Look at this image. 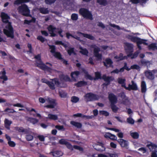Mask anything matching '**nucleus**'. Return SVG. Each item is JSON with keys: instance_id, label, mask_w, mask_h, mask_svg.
Instances as JSON below:
<instances>
[{"instance_id": "11", "label": "nucleus", "mask_w": 157, "mask_h": 157, "mask_svg": "<svg viewBox=\"0 0 157 157\" xmlns=\"http://www.w3.org/2000/svg\"><path fill=\"white\" fill-rule=\"evenodd\" d=\"M85 100L87 101H90L97 100L98 97L97 95L92 93H87L84 96Z\"/></svg>"}, {"instance_id": "16", "label": "nucleus", "mask_w": 157, "mask_h": 157, "mask_svg": "<svg viewBox=\"0 0 157 157\" xmlns=\"http://www.w3.org/2000/svg\"><path fill=\"white\" fill-rule=\"evenodd\" d=\"M122 98L121 103L125 105H128L130 104L128 98L125 95L124 93H122L119 95Z\"/></svg>"}, {"instance_id": "9", "label": "nucleus", "mask_w": 157, "mask_h": 157, "mask_svg": "<svg viewBox=\"0 0 157 157\" xmlns=\"http://www.w3.org/2000/svg\"><path fill=\"white\" fill-rule=\"evenodd\" d=\"M79 12L84 17L90 20L92 19V15L87 9L81 8L79 10Z\"/></svg>"}, {"instance_id": "63", "label": "nucleus", "mask_w": 157, "mask_h": 157, "mask_svg": "<svg viewBox=\"0 0 157 157\" xmlns=\"http://www.w3.org/2000/svg\"><path fill=\"white\" fill-rule=\"evenodd\" d=\"M109 25L115 28V29H116L118 30H120L121 29L118 25H116L114 24H110Z\"/></svg>"}, {"instance_id": "3", "label": "nucleus", "mask_w": 157, "mask_h": 157, "mask_svg": "<svg viewBox=\"0 0 157 157\" xmlns=\"http://www.w3.org/2000/svg\"><path fill=\"white\" fill-rule=\"evenodd\" d=\"M35 58L36 60V65L37 67L46 71H48L51 73L54 71L51 68L48 67L43 63L40 59V55H38L37 56H35Z\"/></svg>"}, {"instance_id": "28", "label": "nucleus", "mask_w": 157, "mask_h": 157, "mask_svg": "<svg viewBox=\"0 0 157 157\" xmlns=\"http://www.w3.org/2000/svg\"><path fill=\"white\" fill-rule=\"evenodd\" d=\"M4 122L5 127L7 129H10V126L12 123V121L7 118H5L4 121Z\"/></svg>"}, {"instance_id": "40", "label": "nucleus", "mask_w": 157, "mask_h": 157, "mask_svg": "<svg viewBox=\"0 0 157 157\" xmlns=\"http://www.w3.org/2000/svg\"><path fill=\"white\" fill-rule=\"evenodd\" d=\"M86 82L83 81H80L75 84V85L77 87H79L86 85Z\"/></svg>"}, {"instance_id": "34", "label": "nucleus", "mask_w": 157, "mask_h": 157, "mask_svg": "<svg viewBox=\"0 0 157 157\" xmlns=\"http://www.w3.org/2000/svg\"><path fill=\"white\" fill-rule=\"evenodd\" d=\"M52 155L54 157L61 156L63 155V153L61 151H56L52 153Z\"/></svg>"}, {"instance_id": "29", "label": "nucleus", "mask_w": 157, "mask_h": 157, "mask_svg": "<svg viewBox=\"0 0 157 157\" xmlns=\"http://www.w3.org/2000/svg\"><path fill=\"white\" fill-rule=\"evenodd\" d=\"M131 136L134 139H138L139 136V134L138 132L131 131L130 132Z\"/></svg>"}, {"instance_id": "6", "label": "nucleus", "mask_w": 157, "mask_h": 157, "mask_svg": "<svg viewBox=\"0 0 157 157\" xmlns=\"http://www.w3.org/2000/svg\"><path fill=\"white\" fill-rule=\"evenodd\" d=\"M48 29L51 36H55L56 35V33H58L60 36L63 37V36L61 34L62 32L61 29H57L52 25H50L48 28Z\"/></svg>"}, {"instance_id": "43", "label": "nucleus", "mask_w": 157, "mask_h": 157, "mask_svg": "<svg viewBox=\"0 0 157 157\" xmlns=\"http://www.w3.org/2000/svg\"><path fill=\"white\" fill-rule=\"evenodd\" d=\"M71 100L73 102L76 103L79 101V98L77 97L73 96L71 97Z\"/></svg>"}, {"instance_id": "30", "label": "nucleus", "mask_w": 157, "mask_h": 157, "mask_svg": "<svg viewBox=\"0 0 157 157\" xmlns=\"http://www.w3.org/2000/svg\"><path fill=\"white\" fill-rule=\"evenodd\" d=\"M112 63L111 60L110 59H106L104 63V65L107 67L111 66Z\"/></svg>"}, {"instance_id": "37", "label": "nucleus", "mask_w": 157, "mask_h": 157, "mask_svg": "<svg viewBox=\"0 0 157 157\" xmlns=\"http://www.w3.org/2000/svg\"><path fill=\"white\" fill-rule=\"evenodd\" d=\"M79 49H80L79 51L80 53L85 55H87L88 52L86 49L83 48L82 47H80Z\"/></svg>"}, {"instance_id": "56", "label": "nucleus", "mask_w": 157, "mask_h": 157, "mask_svg": "<svg viewBox=\"0 0 157 157\" xmlns=\"http://www.w3.org/2000/svg\"><path fill=\"white\" fill-rule=\"evenodd\" d=\"M35 21V20L34 18H33L32 19L30 20H25L24 21V23L25 24H29L31 22H34Z\"/></svg>"}, {"instance_id": "26", "label": "nucleus", "mask_w": 157, "mask_h": 157, "mask_svg": "<svg viewBox=\"0 0 157 157\" xmlns=\"http://www.w3.org/2000/svg\"><path fill=\"white\" fill-rule=\"evenodd\" d=\"M79 74V72L78 71H76L72 72L71 74V77L72 80L74 81H76V78L78 75Z\"/></svg>"}, {"instance_id": "62", "label": "nucleus", "mask_w": 157, "mask_h": 157, "mask_svg": "<svg viewBox=\"0 0 157 157\" xmlns=\"http://www.w3.org/2000/svg\"><path fill=\"white\" fill-rule=\"evenodd\" d=\"M111 133L109 132H105L104 134V137L106 138H109Z\"/></svg>"}, {"instance_id": "25", "label": "nucleus", "mask_w": 157, "mask_h": 157, "mask_svg": "<svg viewBox=\"0 0 157 157\" xmlns=\"http://www.w3.org/2000/svg\"><path fill=\"white\" fill-rule=\"evenodd\" d=\"M147 146L150 151H155L157 147V145L151 143H148Z\"/></svg>"}, {"instance_id": "5", "label": "nucleus", "mask_w": 157, "mask_h": 157, "mask_svg": "<svg viewBox=\"0 0 157 157\" xmlns=\"http://www.w3.org/2000/svg\"><path fill=\"white\" fill-rule=\"evenodd\" d=\"M48 29L51 36H55L56 35V33H58L60 36L63 37V36L61 34L62 32L61 29H57L52 25H50L48 28Z\"/></svg>"}, {"instance_id": "51", "label": "nucleus", "mask_w": 157, "mask_h": 157, "mask_svg": "<svg viewBox=\"0 0 157 157\" xmlns=\"http://www.w3.org/2000/svg\"><path fill=\"white\" fill-rule=\"evenodd\" d=\"M59 95L61 98H65L66 97L67 94L64 92L62 91L59 92Z\"/></svg>"}, {"instance_id": "22", "label": "nucleus", "mask_w": 157, "mask_h": 157, "mask_svg": "<svg viewBox=\"0 0 157 157\" xmlns=\"http://www.w3.org/2000/svg\"><path fill=\"white\" fill-rule=\"evenodd\" d=\"M45 119L47 120H56L58 119V115L49 113L48 114V116Z\"/></svg>"}, {"instance_id": "58", "label": "nucleus", "mask_w": 157, "mask_h": 157, "mask_svg": "<svg viewBox=\"0 0 157 157\" xmlns=\"http://www.w3.org/2000/svg\"><path fill=\"white\" fill-rule=\"evenodd\" d=\"M140 68L139 66L136 65H134L131 66V68L132 69H136L137 70H139Z\"/></svg>"}, {"instance_id": "54", "label": "nucleus", "mask_w": 157, "mask_h": 157, "mask_svg": "<svg viewBox=\"0 0 157 157\" xmlns=\"http://www.w3.org/2000/svg\"><path fill=\"white\" fill-rule=\"evenodd\" d=\"M68 142L66 140L62 139L60 140L59 141V144H65L66 145Z\"/></svg>"}, {"instance_id": "55", "label": "nucleus", "mask_w": 157, "mask_h": 157, "mask_svg": "<svg viewBox=\"0 0 157 157\" xmlns=\"http://www.w3.org/2000/svg\"><path fill=\"white\" fill-rule=\"evenodd\" d=\"M71 18L73 20H76L78 19V15L77 14L73 13L71 16Z\"/></svg>"}, {"instance_id": "8", "label": "nucleus", "mask_w": 157, "mask_h": 157, "mask_svg": "<svg viewBox=\"0 0 157 157\" xmlns=\"http://www.w3.org/2000/svg\"><path fill=\"white\" fill-rule=\"evenodd\" d=\"M19 12L23 15L29 16V15L30 11L27 6L25 4H23L18 8Z\"/></svg>"}, {"instance_id": "21", "label": "nucleus", "mask_w": 157, "mask_h": 157, "mask_svg": "<svg viewBox=\"0 0 157 157\" xmlns=\"http://www.w3.org/2000/svg\"><path fill=\"white\" fill-rule=\"evenodd\" d=\"M109 98L111 104L116 103L117 101V98L113 94H111L109 95Z\"/></svg>"}, {"instance_id": "61", "label": "nucleus", "mask_w": 157, "mask_h": 157, "mask_svg": "<svg viewBox=\"0 0 157 157\" xmlns=\"http://www.w3.org/2000/svg\"><path fill=\"white\" fill-rule=\"evenodd\" d=\"M56 0H45V2L47 4H50L54 3Z\"/></svg>"}, {"instance_id": "44", "label": "nucleus", "mask_w": 157, "mask_h": 157, "mask_svg": "<svg viewBox=\"0 0 157 157\" xmlns=\"http://www.w3.org/2000/svg\"><path fill=\"white\" fill-rule=\"evenodd\" d=\"M61 78L67 81H69L70 80L69 77L67 75H62L61 76Z\"/></svg>"}, {"instance_id": "39", "label": "nucleus", "mask_w": 157, "mask_h": 157, "mask_svg": "<svg viewBox=\"0 0 157 157\" xmlns=\"http://www.w3.org/2000/svg\"><path fill=\"white\" fill-rule=\"evenodd\" d=\"M30 1L29 0H17L14 2V4L19 5L22 3L27 2Z\"/></svg>"}, {"instance_id": "13", "label": "nucleus", "mask_w": 157, "mask_h": 157, "mask_svg": "<svg viewBox=\"0 0 157 157\" xmlns=\"http://www.w3.org/2000/svg\"><path fill=\"white\" fill-rule=\"evenodd\" d=\"M59 82L58 80L55 78L52 79L51 81L49 82L48 85L51 89L54 90L55 89V86H59Z\"/></svg>"}, {"instance_id": "2", "label": "nucleus", "mask_w": 157, "mask_h": 157, "mask_svg": "<svg viewBox=\"0 0 157 157\" xmlns=\"http://www.w3.org/2000/svg\"><path fill=\"white\" fill-rule=\"evenodd\" d=\"M66 35L67 38L68 39L71 37L79 40H80L79 36L84 37L91 40H94V37L90 35L83 33L79 32H77L76 34H74L73 35L69 33H67Z\"/></svg>"}, {"instance_id": "20", "label": "nucleus", "mask_w": 157, "mask_h": 157, "mask_svg": "<svg viewBox=\"0 0 157 157\" xmlns=\"http://www.w3.org/2000/svg\"><path fill=\"white\" fill-rule=\"evenodd\" d=\"M117 141L121 147L127 148L128 145V141L124 140L123 139H120L117 140Z\"/></svg>"}, {"instance_id": "23", "label": "nucleus", "mask_w": 157, "mask_h": 157, "mask_svg": "<svg viewBox=\"0 0 157 157\" xmlns=\"http://www.w3.org/2000/svg\"><path fill=\"white\" fill-rule=\"evenodd\" d=\"M126 80L124 78L121 77L117 79V81L119 84L121 85L122 87H124L125 89L126 88Z\"/></svg>"}, {"instance_id": "18", "label": "nucleus", "mask_w": 157, "mask_h": 157, "mask_svg": "<svg viewBox=\"0 0 157 157\" xmlns=\"http://www.w3.org/2000/svg\"><path fill=\"white\" fill-rule=\"evenodd\" d=\"M132 84H129L128 86H126L125 89L128 90H136L137 87L136 84L133 81H131Z\"/></svg>"}, {"instance_id": "17", "label": "nucleus", "mask_w": 157, "mask_h": 157, "mask_svg": "<svg viewBox=\"0 0 157 157\" xmlns=\"http://www.w3.org/2000/svg\"><path fill=\"white\" fill-rule=\"evenodd\" d=\"M49 49H51L50 52L54 56L56 57L58 59L60 58V54L58 52H56L55 51V46L53 45H49Z\"/></svg>"}, {"instance_id": "4", "label": "nucleus", "mask_w": 157, "mask_h": 157, "mask_svg": "<svg viewBox=\"0 0 157 157\" xmlns=\"http://www.w3.org/2000/svg\"><path fill=\"white\" fill-rule=\"evenodd\" d=\"M39 100L40 102L42 103H44L45 101L48 103L49 105L46 106L47 108H53L56 105L55 100L50 98H46L44 99L42 98H40Z\"/></svg>"}, {"instance_id": "53", "label": "nucleus", "mask_w": 157, "mask_h": 157, "mask_svg": "<svg viewBox=\"0 0 157 157\" xmlns=\"http://www.w3.org/2000/svg\"><path fill=\"white\" fill-rule=\"evenodd\" d=\"M127 122L129 124H133L134 123V120L131 117H129L127 119Z\"/></svg>"}, {"instance_id": "31", "label": "nucleus", "mask_w": 157, "mask_h": 157, "mask_svg": "<svg viewBox=\"0 0 157 157\" xmlns=\"http://www.w3.org/2000/svg\"><path fill=\"white\" fill-rule=\"evenodd\" d=\"M3 71L0 72V78L5 81L7 80V78L6 75V72L4 70H3Z\"/></svg>"}, {"instance_id": "57", "label": "nucleus", "mask_w": 157, "mask_h": 157, "mask_svg": "<svg viewBox=\"0 0 157 157\" xmlns=\"http://www.w3.org/2000/svg\"><path fill=\"white\" fill-rule=\"evenodd\" d=\"M109 139L113 140H117V137L115 135L111 134Z\"/></svg>"}, {"instance_id": "24", "label": "nucleus", "mask_w": 157, "mask_h": 157, "mask_svg": "<svg viewBox=\"0 0 157 157\" xmlns=\"http://www.w3.org/2000/svg\"><path fill=\"white\" fill-rule=\"evenodd\" d=\"M26 134H27L26 136V139L29 141L32 140L33 138V133L29 130Z\"/></svg>"}, {"instance_id": "48", "label": "nucleus", "mask_w": 157, "mask_h": 157, "mask_svg": "<svg viewBox=\"0 0 157 157\" xmlns=\"http://www.w3.org/2000/svg\"><path fill=\"white\" fill-rule=\"evenodd\" d=\"M111 108L114 112H116L118 110V108L116 105H114V104H111Z\"/></svg>"}, {"instance_id": "14", "label": "nucleus", "mask_w": 157, "mask_h": 157, "mask_svg": "<svg viewBox=\"0 0 157 157\" xmlns=\"http://www.w3.org/2000/svg\"><path fill=\"white\" fill-rule=\"evenodd\" d=\"M93 147L96 150L100 151H103L105 150V147L104 144L98 142L93 144Z\"/></svg>"}, {"instance_id": "45", "label": "nucleus", "mask_w": 157, "mask_h": 157, "mask_svg": "<svg viewBox=\"0 0 157 157\" xmlns=\"http://www.w3.org/2000/svg\"><path fill=\"white\" fill-rule=\"evenodd\" d=\"M67 52L68 54L69 55H71L72 54H75L74 51V49L73 48H70L69 49L67 50Z\"/></svg>"}, {"instance_id": "36", "label": "nucleus", "mask_w": 157, "mask_h": 157, "mask_svg": "<svg viewBox=\"0 0 157 157\" xmlns=\"http://www.w3.org/2000/svg\"><path fill=\"white\" fill-rule=\"evenodd\" d=\"M141 91L142 93H145L146 91V86L145 82L144 81H142L141 83Z\"/></svg>"}, {"instance_id": "15", "label": "nucleus", "mask_w": 157, "mask_h": 157, "mask_svg": "<svg viewBox=\"0 0 157 157\" xmlns=\"http://www.w3.org/2000/svg\"><path fill=\"white\" fill-rule=\"evenodd\" d=\"M157 72V70L147 71L145 72V75L148 79H153L154 78V75Z\"/></svg>"}, {"instance_id": "42", "label": "nucleus", "mask_w": 157, "mask_h": 157, "mask_svg": "<svg viewBox=\"0 0 157 157\" xmlns=\"http://www.w3.org/2000/svg\"><path fill=\"white\" fill-rule=\"evenodd\" d=\"M29 130V129H24L22 127H20L18 129V131L19 132H21L25 133H26L27 132H28Z\"/></svg>"}, {"instance_id": "1", "label": "nucleus", "mask_w": 157, "mask_h": 157, "mask_svg": "<svg viewBox=\"0 0 157 157\" xmlns=\"http://www.w3.org/2000/svg\"><path fill=\"white\" fill-rule=\"evenodd\" d=\"M1 16L3 22L7 24L5 28L3 30L4 33L8 37L13 38V29L10 23L8 21V19L10 18L9 16L7 14L3 12L1 13Z\"/></svg>"}, {"instance_id": "52", "label": "nucleus", "mask_w": 157, "mask_h": 157, "mask_svg": "<svg viewBox=\"0 0 157 157\" xmlns=\"http://www.w3.org/2000/svg\"><path fill=\"white\" fill-rule=\"evenodd\" d=\"M4 111L10 113H13L16 112V111L13 109H10L9 108H6L5 110Z\"/></svg>"}, {"instance_id": "32", "label": "nucleus", "mask_w": 157, "mask_h": 157, "mask_svg": "<svg viewBox=\"0 0 157 157\" xmlns=\"http://www.w3.org/2000/svg\"><path fill=\"white\" fill-rule=\"evenodd\" d=\"M102 78L105 82L104 84V85H108L111 79V78L108 77H106L105 75H104L102 76Z\"/></svg>"}, {"instance_id": "46", "label": "nucleus", "mask_w": 157, "mask_h": 157, "mask_svg": "<svg viewBox=\"0 0 157 157\" xmlns=\"http://www.w3.org/2000/svg\"><path fill=\"white\" fill-rule=\"evenodd\" d=\"M29 120L33 124H34L38 122V120L37 119L33 118H29Z\"/></svg>"}, {"instance_id": "12", "label": "nucleus", "mask_w": 157, "mask_h": 157, "mask_svg": "<svg viewBox=\"0 0 157 157\" xmlns=\"http://www.w3.org/2000/svg\"><path fill=\"white\" fill-rule=\"evenodd\" d=\"M91 47L94 48V55L96 57L98 60H101V55L98 52L100 51V49L95 45H91Z\"/></svg>"}, {"instance_id": "41", "label": "nucleus", "mask_w": 157, "mask_h": 157, "mask_svg": "<svg viewBox=\"0 0 157 157\" xmlns=\"http://www.w3.org/2000/svg\"><path fill=\"white\" fill-rule=\"evenodd\" d=\"M39 10L40 13L43 14H47L49 12V11L47 9L44 8H40L39 9Z\"/></svg>"}, {"instance_id": "59", "label": "nucleus", "mask_w": 157, "mask_h": 157, "mask_svg": "<svg viewBox=\"0 0 157 157\" xmlns=\"http://www.w3.org/2000/svg\"><path fill=\"white\" fill-rule=\"evenodd\" d=\"M95 78L94 79H98L101 78V74L99 72H96L95 73Z\"/></svg>"}, {"instance_id": "27", "label": "nucleus", "mask_w": 157, "mask_h": 157, "mask_svg": "<svg viewBox=\"0 0 157 157\" xmlns=\"http://www.w3.org/2000/svg\"><path fill=\"white\" fill-rule=\"evenodd\" d=\"M73 116L76 117H80L84 118H85L87 119H91L92 117V116H86L85 115H82L80 113H78L77 114H74L73 115Z\"/></svg>"}, {"instance_id": "38", "label": "nucleus", "mask_w": 157, "mask_h": 157, "mask_svg": "<svg viewBox=\"0 0 157 157\" xmlns=\"http://www.w3.org/2000/svg\"><path fill=\"white\" fill-rule=\"evenodd\" d=\"M148 48L149 49L153 50L157 49V44L155 43L151 44L149 45Z\"/></svg>"}, {"instance_id": "49", "label": "nucleus", "mask_w": 157, "mask_h": 157, "mask_svg": "<svg viewBox=\"0 0 157 157\" xmlns=\"http://www.w3.org/2000/svg\"><path fill=\"white\" fill-rule=\"evenodd\" d=\"M99 114L100 115H103L105 116H109V113L107 111H100Z\"/></svg>"}, {"instance_id": "33", "label": "nucleus", "mask_w": 157, "mask_h": 157, "mask_svg": "<svg viewBox=\"0 0 157 157\" xmlns=\"http://www.w3.org/2000/svg\"><path fill=\"white\" fill-rule=\"evenodd\" d=\"M71 124L75 126L78 128H80L82 126V124L79 122H76L75 121H72L70 122Z\"/></svg>"}, {"instance_id": "35", "label": "nucleus", "mask_w": 157, "mask_h": 157, "mask_svg": "<svg viewBox=\"0 0 157 157\" xmlns=\"http://www.w3.org/2000/svg\"><path fill=\"white\" fill-rule=\"evenodd\" d=\"M97 2L100 5L105 6L109 3L107 0H97Z\"/></svg>"}, {"instance_id": "50", "label": "nucleus", "mask_w": 157, "mask_h": 157, "mask_svg": "<svg viewBox=\"0 0 157 157\" xmlns=\"http://www.w3.org/2000/svg\"><path fill=\"white\" fill-rule=\"evenodd\" d=\"M108 155L109 157H118V154L115 152L109 153Z\"/></svg>"}, {"instance_id": "19", "label": "nucleus", "mask_w": 157, "mask_h": 157, "mask_svg": "<svg viewBox=\"0 0 157 157\" xmlns=\"http://www.w3.org/2000/svg\"><path fill=\"white\" fill-rule=\"evenodd\" d=\"M133 45L132 44L128 43L125 44V48L126 52L128 53H131L133 51Z\"/></svg>"}, {"instance_id": "60", "label": "nucleus", "mask_w": 157, "mask_h": 157, "mask_svg": "<svg viewBox=\"0 0 157 157\" xmlns=\"http://www.w3.org/2000/svg\"><path fill=\"white\" fill-rule=\"evenodd\" d=\"M8 144L11 147H14L15 145V144L14 142L10 140L8 141Z\"/></svg>"}, {"instance_id": "10", "label": "nucleus", "mask_w": 157, "mask_h": 157, "mask_svg": "<svg viewBox=\"0 0 157 157\" xmlns=\"http://www.w3.org/2000/svg\"><path fill=\"white\" fill-rule=\"evenodd\" d=\"M131 53H129L128 54L127 56H124V57L123 56V54H120L119 56H116L114 57V58L118 59L117 60H123L124 59H127L128 57H130L131 59H133L136 57L138 54V53L135 52L133 54H132Z\"/></svg>"}, {"instance_id": "7", "label": "nucleus", "mask_w": 157, "mask_h": 157, "mask_svg": "<svg viewBox=\"0 0 157 157\" xmlns=\"http://www.w3.org/2000/svg\"><path fill=\"white\" fill-rule=\"evenodd\" d=\"M132 40L134 42H136L137 46L140 50L141 49V47L140 45V44H143L147 45L148 44L147 43V40L141 39L139 37H133L132 38Z\"/></svg>"}, {"instance_id": "47", "label": "nucleus", "mask_w": 157, "mask_h": 157, "mask_svg": "<svg viewBox=\"0 0 157 157\" xmlns=\"http://www.w3.org/2000/svg\"><path fill=\"white\" fill-rule=\"evenodd\" d=\"M55 128L59 130H62L63 131L65 130V128L63 125H56Z\"/></svg>"}, {"instance_id": "64", "label": "nucleus", "mask_w": 157, "mask_h": 157, "mask_svg": "<svg viewBox=\"0 0 157 157\" xmlns=\"http://www.w3.org/2000/svg\"><path fill=\"white\" fill-rule=\"evenodd\" d=\"M37 39L42 42H43L45 40V39L41 36H38L37 37Z\"/></svg>"}]
</instances>
